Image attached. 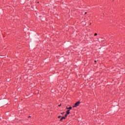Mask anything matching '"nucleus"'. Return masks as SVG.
<instances>
[{
  "label": "nucleus",
  "instance_id": "nucleus-7",
  "mask_svg": "<svg viewBox=\"0 0 125 125\" xmlns=\"http://www.w3.org/2000/svg\"><path fill=\"white\" fill-rule=\"evenodd\" d=\"M94 36H97V33H95Z\"/></svg>",
  "mask_w": 125,
  "mask_h": 125
},
{
  "label": "nucleus",
  "instance_id": "nucleus-11",
  "mask_svg": "<svg viewBox=\"0 0 125 125\" xmlns=\"http://www.w3.org/2000/svg\"><path fill=\"white\" fill-rule=\"evenodd\" d=\"M96 62H97V61H95V62L96 63Z\"/></svg>",
  "mask_w": 125,
  "mask_h": 125
},
{
  "label": "nucleus",
  "instance_id": "nucleus-9",
  "mask_svg": "<svg viewBox=\"0 0 125 125\" xmlns=\"http://www.w3.org/2000/svg\"><path fill=\"white\" fill-rule=\"evenodd\" d=\"M87 20H89L88 18H86Z\"/></svg>",
  "mask_w": 125,
  "mask_h": 125
},
{
  "label": "nucleus",
  "instance_id": "nucleus-13",
  "mask_svg": "<svg viewBox=\"0 0 125 125\" xmlns=\"http://www.w3.org/2000/svg\"><path fill=\"white\" fill-rule=\"evenodd\" d=\"M29 118H31V116H29Z\"/></svg>",
  "mask_w": 125,
  "mask_h": 125
},
{
  "label": "nucleus",
  "instance_id": "nucleus-8",
  "mask_svg": "<svg viewBox=\"0 0 125 125\" xmlns=\"http://www.w3.org/2000/svg\"><path fill=\"white\" fill-rule=\"evenodd\" d=\"M60 106H61V104L59 105V107H60Z\"/></svg>",
  "mask_w": 125,
  "mask_h": 125
},
{
  "label": "nucleus",
  "instance_id": "nucleus-12",
  "mask_svg": "<svg viewBox=\"0 0 125 125\" xmlns=\"http://www.w3.org/2000/svg\"><path fill=\"white\" fill-rule=\"evenodd\" d=\"M86 13H87V12H85V14H86Z\"/></svg>",
  "mask_w": 125,
  "mask_h": 125
},
{
  "label": "nucleus",
  "instance_id": "nucleus-10",
  "mask_svg": "<svg viewBox=\"0 0 125 125\" xmlns=\"http://www.w3.org/2000/svg\"><path fill=\"white\" fill-rule=\"evenodd\" d=\"M80 14H83V12L80 13Z\"/></svg>",
  "mask_w": 125,
  "mask_h": 125
},
{
  "label": "nucleus",
  "instance_id": "nucleus-2",
  "mask_svg": "<svg viewBox=\"0 0 125 125\" xmlns=\"http://www.w3.org/2000/svg\"><path fill=\"white\" fill-rule=\"evenodd\" d=\"M65 117H62L61 118L60 121H62V120H65Z\"/></svg>",
  "mask_w": 125,
  "mask_h": 125
},
{
  "label": "nucleus",
  "instance_id": "nucleus-3",
  "mask_svg": "<svg viewBox=\"0 0 125 125\" xmlns=\"http://www.w3.org/2000/svg\"><path fill=\"white\" fill-rule=\"evenodd\" d=\"M66 114H67V115H69V114H70V110H68L66 111Z\"/></svg>",
  "mask_w": 125,
  "mask_h": 125
},
{
  "label": "nucleus",
  "instance_id": "nucleus-4",
  "mask_svg": "<svg viewBox=\"0 0 125 125\" xmlns=\"http://www.w3.org/2000/svg\"><path fill=\"white\" fill-rule=\"evenodd\" d=\"M66 109L71 110V109H72V106H70L69 107H66Z\"/></svg>",
  "mask_w": 125,
  "mask_h": 125
},
{
  "label": "nucleus",
  "instance_id": "nucleus-1",
  "mask_svg": "<svg viewBox=\"0 0 125 125\" xmlns=\"http://www.w3.org/2000/svg\"><path fill=\"white\" fill-rule=\"evenodd\" d=\"M77 107H79V102H77L76 104H75L72 108L74 109V110H75Z\"/></svg>",
  "mask_w": 125,
  "mask_h": 125
},
{
  "label": "nucleus",
  "instance_id": "nucleus-5",
  "mask_svg": "<svg viewBox=\"0 0 125 125\" xmlns=\"http://www.w3.org/2000/svg\"><path fill=\"white\" fill-rule=\"evenodd\" d=\"M67 115H68V114H67V113H66V114H65V117H67Z\"/></svg>",
  "mask_w": 125,
  "mask_h": 125
},
{
  "label": "nucleus",
  "instance_id": "nucleus-15",
  "mask_svg": "<svg viewBox=\"0 0 125 125\" xmlns=\"http://www.w3.org/2000/svg\"><path fill=\"white\" fill-rule=\"evenodd\" d=\"M80 102H79V104H80Z\"/></svg>",
  "mask_w": 125,
  "mask_h": 125
},
{
  "label": "nucleus",
  "instance_id": "nucleus-6",
  "mask_svg": "<svg viewBox=\"0 0 125 125\" xmlns=\"http://www.w3.org/2000/svg\"><path fill=\"white\" fill-rule=\"evenodd\" d=\"M58 118H59V119H60V118H61V116H59L58 117Z\"/></svg>",
  "mask_w": 125,
  "mask_h": 125
},
{
  "label": "nucleus",
  "instance_id": "nucleus-14",
  "mask_svg": "<svg viewBox=\"0 0 125 125\" xmlns=\"http://www.w3.org/2000/svg\"><path fill=\"white\" fill-rule=\"evenodd\" d=\"M90 25H91V23H90Z\"/></svg>",
  "mask_w": 125,
  "mask_h": 125
}]
</instances>
